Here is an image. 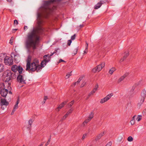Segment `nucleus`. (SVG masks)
Returning <instances> with one entry per match:
<instances>
[{
    "instance_id": "obj_8",
    "label": "nucleus",
    "mask_w": 146,
    "mask_h": 146,
    "mask_svg": "<svg viewBox=\"0 0 146 146\" xmlns=\"http://www.w3.org/2000/svg\"><path fill=\"white\" fill-rule=\"evenodd\" d=\"M4 62L5 64L7 65H11L13 64L12 58L7 56L4 59Z\"/></svg>"
},
{
    "instance_id": "obj_34",
    "label": "nucleus",
    "mask_w": 146,
    "mask_h": 146,
    "mask_svg": "<svg viewBox=\"0 0 146 146\" xmlns=\"http://www.w3.org/2000/svg\"><path fill=\"white\" fill-rule=\"evenodd\" d=\"M12 79V78H11V77H8L7 78H6L5 82H8Z\"/></svg>"
},
{
    "instance_id": "obj_64",
    "label": "nucleus",
    "mask_w": 146,
    "mask_h": 146,
    "mask_svg": "<svg viewBox=\"0 0 146 146\" xmlns=\"http://www.w3.org/2000/svg\"><path fill=\"white\" fill-rule=\"evenodd\" d=\"M84 25H80V28L82 27H83Z\"/></svg>"
},
{
    "instance_id": "obj_32",
    "label": "nucleus",
    "mask_w": 146,
    "mask_h": 146,
    "mask_svg": "<svg viewBox=\"0 0 146 146\" xmlns=\"http://www.w3.org/2000/svg\"><path fill=\"white\" fill-rule=\"evenodd\" d=\"M34 121V120L33 119H31L29 121V124L31 125L32 123Z\"/></svg>"
},
{
    "instance_id": "obj_2",
    "label": "nucleus",
    "mask_w": 146,
    "mask_h": 146,
    "mask_svg": "<svg viewBox=\"0 0 146 146\" xmlns=\"http://www.w3.org/2000/svg\"><path fill=\"white\" fill-rule=\"evenodd\" d=\"M62 0H49L44 1L42 8L43 9V13L42 15L45 19H48L53 11L55 10L56 7L52 5L53 3L57 1H60Z\"/></svg>"
},
{
    "instance_id": "obj_33",
    "label": "nucleus",
    "mask_w": 146,
    "mask_h": 146,
    "mask_svg": "<svg viewBox=\"0 0 146 146\" xmlns=\"http://www.w3.org/2000/svg\"><path fill=\"white\" fill-rule=\"evenodd\" d=\"M68 115L66 114L61 119V121H62L64 120H65L66 118L68 117Z\"/></svg>"
},
{
    "instance_id": "obj_49",
    "label": "nucleus",
    "mask_w": 146,
    "mask_h": 146,
    "mask_svg": "<svg viewBox=\"0 0 146 146\" xmlns=\"http://www.w3.org/2000/svg\"><path fill=\"white\" fill-rule=\"evenodd\" d=\"M125 58H123H123H121V59H120V60H119V62L120 63L123 62L124 60H125Z\"/></svg>"
},
{
    "instance_id": "obj_50",
    "label": "nucleus",
    "mask_w": 146,
    "mask_h": 146,
    "mask_svg": "<svg viewBox=\"0 0 146 146\" xmlns=\"http://www.w3.org/2000/svg\"><path fill=\"white\" fill-rule=\"evenodd\" d=\"M90 121V120H88V119H87L84 121V123H87L88 122H89Z\"/></svg>"
},
{
    "instance_id": "obj_48",
    "label": "nucleus",
    "mask_w": 146,
    "mask_h": 146,
    "mask_svg": "<svg viewBox=\"0 0 146 146\" xmlns=\"http://www.w3.org/2000/svg\"><path fill=\"white\" fill-rule=\"evenodd\" d=\"M86 50L88 49V44L86 42Z\"/></svg>"
},
{
    "instance_id": "obj_51",
    "label": "nucleus",
    "mask_w": 146,
    "mask_h": 146,
    "mask_svg": "<svg viewBox=\"0 0 146 146\" xmlns=\"http://www.w3.org/2000/svg\"><path fill=\"white\" fill-rule=\"evenodd\" d=\"M17 30V29H13L12 30V32L13 33H14Z\"/></svg>"
},
{
    "instance_id": "obj_60",
    "label": "nucleus",
    "mask_w": 146,
    "mask_h": 146,
    "mask_svg": "<svg viewBox=\"0 0 146 146\" xmlns=\"http://www.w3.org/2000/svg\"><path fill=\"white\" fill-rule=\"evenodd\" d=\"M49 144L48 141L47 143L45 144V146H47V145Z\"/></svg>"
},
{
    "instance_id": "obj_24",
    "label": "nucleus",
    "mask_w": 146,
    "mask_h": 146,
    "mask_svg": "<svg viewBox=\"0 0 146 146\" xmlns=\"http://www.w3.org/2000/svg\"><path fill=\"white\" fill-rule=\"evenodd\" d=\"M115 70V68L114 67H112L110 69L109 72V73L111 74H112L113 72Z\"/></svg>"
},
{
    "instance_id": "obj_58",
    "label": "nucleus",
    "mask_w": 146,
    "mask_h": 146,
    "mask_svg": "<svg viewBox=\"0 0 146 146\" xmlns=\"http://www.w3.org/2000/svg\"><path fill=\"white\" fill-rule=\"evenodd\" d=\"M143 112L145 114H146V109H145L143 110Z\"/></svg>"
},
{
    "instance_id": "obj_27",
    "label": "nucleus",
    "mask_w": 146,
    "mask_h": 146,
    "mask_svg": "<svg viewBox=\"0 0 146 146\" xmlns=\"http://www.w3.org/2000/svg\"><path fill=\"white\" fill-rule=\"evenodd\" d=\"M74 102V100L72 101L68 105V107L69 108H70L71 106L73 105Z\"/></svg>"
},
{
    "instance_id": "obj_15",
    "label": "nucleus",
    "mask_w": 146,
    "mask_h": 146,
    "mask_svg": "<svg viewBox=\"0 0 146 146\" xmlns=\"http://www.w3.org/2000/svg\"><path fill=\"white\" fill-rule=\"evenodd\" d=\"M67 102L68 101H65L62 102L61 104L59 105L58 107L56 108V110H57L58 111H59L60 110V109H61L66 104Z\"/></svg>"
},
{
    "instance_id": "obj_22",
    "label": "nucleus",
    "mask_w": 146,
    "mask_h": 146,
    "mask_svg": "<svg viewBox=\"0 0 146 146\" xmlns=\"http://www.w3.org/2000/svg\"><path fill=\"white\" fill-rule=\"evenodd\" d=\"M6 84L7 85L6 88H7L8 90H11V83H6Z\"/></svg>"
},
{
    "instance_id": "obj_14",
    "label": "nucleus",
    "mask_w": 146,
    "mask_h": 146,
    "mask_svg": "<svg viewBox=\"0 0 146 146\" xmlns=\"http://www.w3.org/2000/svg\"><path fill=\"white\" fill-rule=\"evenodd\" d=\"M1 102L2 106L1 108H2L3 105L8 106L9 104V103L7 102L6 99L4 98H1Z\"/></svg>"
},
{
    "instance_id": "obj_25",
    "label": "nucleus",
    "mask_w": 146,
    "mask_h": 146,
    "mask_svg": "<svg viewBox=\"0 0 146 146\" xmlns=\"http://www.w3.org/2000/svg\"><path fill=\"white\" fill-rule=\"evenodd\" d=\"M78 50V47H77L76 48H75L74 49V51L72 53V55L73 56H74L77 53V51Z\"/></svg>"
},
{
    "instance_id": "obj_18",
    "label": "nucleus",
    "mask_w": 146,
    "mask_h": 146,
    "mask_svg": "<svg viewBox=\"0 0 146 146\" xmlns=\"http://www.w3.org/2000/svg\"><path fill=\"white\" fill-rule=\"evenodd\" d=\"M129 75L128 73H125L123 75L121 76L118 80L117 82L119 83L122 81L126 77Z\"/></svg>"
},
{
    "instance_id": "obj_21",
    "label": "nucleus",
    "mask_w": 146,
    "mask_h": 146,
    "mask_svg": "<svg viewBox=\"0 0 146 146\" xmlns=\"http://www.w3.org/2000/svg\"><path fill=\"white\" fill-rule=\"evenodd\" d=\"M145 99V98L141 97V100H140V101L139 102V103L138 104V105L140 106L143 103Z\"/></svg>"
},
{
    "instance_id": "obj_28",
    "label": "nucleus",
    "mask_w": 146,
    "mask_h": 146,
    "mask_svg": "<svg viewBox=\"0 0 146 146\" xmlns=\"http://www.w3.org/2000/svg\"><path fill=\"white\" fill-rule=\"evenodd\" d=\"M142 116L141 115H138L137 118V120L139 121H140L141 119Z\"/></svg>"
},
{
    "instance_id": "obj_47",
    "label": "nucleus",
    "mask_w": 146,
    "mask_h": 146,
    "mask_svg": "<svg viewBox=\"0 0 146 146\" xmlns=\"http://www.w3.org/2000/svg\"><path fill=\"white\" fill-rule=\"evenodd\" d=\"M57 52L56 50H55L54 52L53 53H51L49 55L50 56H52L54 54L56 53Z\"/></svg>"
},
{
    "instance_id": "obj_59",
    "label": "nucleus",
    "mask_w": 146,
    "mask_h": 146,
    "mask_svg": "<svg viewBox=\"0 0 146 146\" xmlns=\"http://www.w3.org/2000/svg\"><path fill=\"white\" fill-rule=\"evenodd\" d=\"M9 93L10 94H12V92L11 91V90H9Z\"/></svg>"
},
{
    "instance_id": "obj_11",
    "label": "nucleus",
    "mask_w": 146,
    "mask_h": 146,
    "mask_svg": "<svg viewBox=\"0 0 146 146\" xmlns=\"http://www.w3.org/2000/svg\"><path fill=\"white\" fill-rule=\"evenodd\" d=\"M113 95V93H111L107 95L105 97L102 99L100 101V103L103 104L109 100L111 96Z\"/></svg>"
},
{
    "instance_id": "obj_31",
    "label": "nucleus",
    "mask_w": 146,
    "mask_h": 146,
    "mask_svg": "<svg viewBox=\"0 0 146 146\" xmlns=\"http://www.w3.org/2000/svg\"><path fill=\"white\" fill-rule=\"evenodd\" d=\"M72 72V71H71V72H70V73H68L67 74H66V77H67V78H69L70 77V76H71V75H72V74H71Z\"/></svg>"
},
{
    "instance_id": "obj_6",
    "label": "nucleus",
    "mask_w": 146,
    "mask_h": 146,
    "mask_svg": "<svg viewBox=\"0 0 146 146\" xmlns=\"http://www.w3.org/2000/svg\"><path fill=\"white\" fill-rule=\"evenodd\" d=\"M105 62H102L100 64L97 66L96 67L94 68L92 70V71L94 73H95L97 72H99L105 66Z\"/></svg>"
},
{
    "instance_id": "obj_29",
    "label": "nucleus",
    "mask_w": 146,
    "mask_h": 146,
    "mask_svg": "<svg viewBox=\"0 0 146 146\" xmlns=\"http://www.w3.org/2000/svg\"><path fill=\"white\" fill-rule=\"evenodd\" d=\"M73 111V110L72 109H71L68 111L66 114L68 115L70 114Z\"/></svg>"
},
{
    "instance_id": "obj_20",
    "label": "nucleus",
    "mask_w": 146,
    "mask_h": 146,
    "mask_svg": "<svg viewBox=\"0 0 146 146\" xmlns=\"http://www.w3.org/2000/svg\"><path fill=\"white\" fill-rule=\"evenodd\" d=\"M146 96V91L145 89L143 90L141 94V98H145Z\"/></svg>"
},
{
    "instance_id": "obj_46",
    "label": "nucleus",
    "mask_w": 146,
    "mask_h": 146,
    "mask_svg": "<svg viewBox=\"0 0 146 146\" xmlns=\"http://www.w3.org/2000/svg\"><path fill=\"white\" fill-rule=\"evenodd\" d=\"M16 24V25H17L18 24V22L17 20H15L14 21V24Z\"/></svg>"
},
{
    "instance_id": "obj_35",
    "label": "nucleus",
    "mask_w": 146,
    "mask_h": 146,
    "mask_svg": "<svg viewBox=\"0 0 146 146\" xmlns=\"http://www.w3.org/2000/svg\"><path fill=\"white\" fill-rule=\"evenodd\" d=\"M129 56L128 53H126L123 56V58L125 59Z\"/></svg>"
},
{
    "instance_id": "obj_44",
    "label": "nucleus",
    "mask_w": 146,
    "mask_h": 146,
    "mask_svg": "<svg viewBox=\"0 0 146 146\" xmlns=\"http://www.w3.org/2000/svg\"><path fill=\"white\" fill-rule=\"evenodd\" d=\"M16 56V55L15 54L14 52H12L11 53V56L12 58L13 57V56L15 57Z\"/></svg>"
},
{
    "instance_id": "obj_55",
    "label": "nucleus",
    "mask_w": 146,
    "mask_h": 146,
    "mask_svg": "<svg viewBox=\"0 0 146 146\" xmlns=\"http://www.w3.org/2000/svg\"><path fill=\"white\" fill-rule=\"evenodd\" d=\"M15 110H14V109H13V111H12V112L11 113V115H13L14 113V112L15 111Z\"/></svg>"
},
{
    "instance_id": "obj_10",
    "label": "nucleus",
    "mask_w": 146,
    "mask_h": 146,
    "mask_svg": "<svg viewBox=\"0 0 146 146\" xmlns=\"http://www.w3.org/2000/svg\"><path fill=\"white\" fill-rule=\"evenodd\" d=\"M21 74H19L17 78V81L22 84H25V80H24L23 76L21 75Z\"/></svg>"
},
{
    "instance_id": "obj_40",
    "label": "nucleus",
    "mask_w": 146,
    "mask_h": 146,
    "mask_svg": "<svg viewBox=\"0 0 146 146\" xmlns=\"http://www.w3.org/2000/svg\"><path fill=\"white\" fill-rule=\"evenodd\" d=\"M31 127V125H30L29 124L27 126V129L28 130H30Z\"/></svg>"
},
{
    "instance_id": "obj_53",
    "label": "nucleus",
    "mask_w": 146,
    "mask_h": 146,
    "mask_svg": "<svg viewBox=\"0 0 146 146\" xmlns=\"http://www.w3.org/2000/svg\"><path fill=\"white\" fill-rule=\"evenodd\" d=\"M13 38V37H12L11 38ZM13 41H12V40H11V39L10 40V43L11 44H13Z\"/></svg>"
},
{
    "instance_id": "obj_38",
    "label": "nucleus",
    "mask_w": 146,
    "mask_h": 146,
    "mask_svg": "<svg viewBox=\"0 0 146 146\" xmlns=\"http://www.w3.org/2000/svg\"><path fill=\"white\" fill-rule=\"evenodd\" d=\"M112 144V143L110 141L108 143L107 145H106V146H111Z\"/></svg>"
},
{
    "instance_id": "obj_16",
    "label": "nucleus",
    "mask_w": 146,
    "mask_h": 146,
    "mask_svg": "<svg viewBox=\"0 0 146 146\" xmlns=\"http://www.w3.org/2000/svg\"><path fill=\"white\" fill-rule=\"evenodd\" d=\"M105 3L103 1H100V2H99L97 4H96L94 7V8L95 9H97L100 7L102 4H103Z\"/></svg>"
},
{
    "instance_id": "obj_43",
    "label": "nucleus",
    "mask_w": 146,
    "mask_h": 146,
    "mask_svg": "<svg viewBox=\"0 0 146 146\" xmlns=\"http://www.w3.org/2000/svg\"><path fill=\"white\" fill-rule=\"evenodd\" d=\"M62 62H66L65 61L62 60V59H60L59 60V62H58V63H60Z\"/></svg>"
},
{
    "instance_id": "obj_13",
    "label": "nucleus",
    "mask_w": 146,
    "mask_h": 146,
    "mask_svg": "<svg viewBox=\"0 0 146 146\" xmlns=\"http://www.w3.org/2000/svg\"><path fill=\"white\" fill-rule=\"evenodd\" d=\"M31 57L29 56H28L27 60V63L26 64L27 70H28L29 68H30V64H31Z\"/></svg>"
},
{
    "instance_id": "obj_4",
    "label": "nucleus",
    "mask_w": 146,
    "mask_h": 146,
    "mask_svg": "<svg viewBox=\"0 0 146 146\" xmlns=\"http://www.w3.org/2000/svg\"><path fill=\"white\" fill-rule=\"evenodd\" d=\"M5 88L6 86L4 83H3L0 87V93L1 95L4 98L6 97L8 92V90L5 89Z\"/></svg>"
},
{
    "instance_id": "obj_7",
    "label": "nucleus",
    "mask_w": 146,
    "mask_h": 146,
    "mask_svg": "<svg viewBox=\"0 0 146 146\" xmlns=\"http://www.w3.org/2000/svg\"><path fill=\"white\" fill-rule=\"evenodd\" d=\"M4 76L7 77H11L12 79H14L16 78L15 74L9 70H6L5 72Z\"/></svg>"
},
{
    "instance_id": "obj_45",
    "label": "nucleus",
    "mask_w": 146,
    "mask_h": 146,
    "mask_svg": "<svg viewBox=\"0 0 146 146\" xmlns=\"http://www.w3.org/2000/svg\"><path fill=\"white\" fill-rule=\"evenodd\" d=\"M83 79V77L81 76L80 77L78 80V82H80Z\"/></svg>"
},
{
    "instance_id": "obj_63",
    "label": "nucleus",
    "mask_w": 146,
    "mask_h": 146,
    "mask_svg": "<svg viewBox=\"0 0 146 146\" xmlns=\"http://www.w3.org/2000/svg\"><path fill=\"white\" fill-rule=\"evenodd\" d=\"M43 145V143H41L40 145H39L38 146H42Z\"/></svg>"
},
{
    "instance_id": "obj_5",
    "label": "nucleus",
    "mask_w": 146,
    "mask_h": 146,
    "mask_svg": "<svg viewBox=\"0 0 146 146\" xmlns=\"http://www.w3.org/2000/svg\"><path fill=\"white\" fill-rule=\"evenodd\" d=\"M11 70L15 72L18 71L19 74H21L23 71V68L20 66L14 65L12 66Z\"/></svg>"
},
{
    "instance_id": "obj_30",
    "label": "nucleus",
    "mask_w": 146,
    "mask_h": 146,
    "mask_svg": "<svg viewBox=\"0 0 146 146\" xmlns=\"http://www.w3.org/2000/svg\"><path fill=\"white\" fill-rule=\"evenodd\" d=\"M3 66L2 64H0V73L3 71Z\"/></svg>"
},
{
    "instance_id": "obj_57",
    "label": "nucleus",
    "mask_w": 146,
    "mask_h": 146,
    "mask_svg": "<svg viewBox=\"0 0 146 146\" xmlns=\"http://www.w3.org/2000/svg\"><path fill=\"white\" fill-rule=\"evenodd\" d=\"M87 50H86V49L84 51V54H86L87 53Z\"/></svg>"
},
{
    "instance_id": "obj_61",
    "label": "nucleus",
    "mask_w": 146,
    "mask_h": 146,
    "mask_svg": "<svg viewBox=\"0 0 146 146\" xmlns=\"http://www.w3.org/2000/svg\"><path fill=\"white\" fill-rule=\"evenodd\" d=\"M135 115H134L133 116V117L132 118V119L131 120H134V118H135Z\"/></svg>"
},
{
    "instance_id": "obj_39",
    "label": "nucleus",
    "mask_w": 146,
    "mask_h": 146,
    "mask_svg": "<svg viewBox=\"0 0 146 146\" xmlns=\"http://www.w3.org/2000/svg\"><path fill=\"white\" fill-rule=\"evenodd\" d=\"M86 84V82H83L81 85L80 87L82 88Z\"/></svg>"
},
{
    "instance_id": "obj_42",
    "label": "nucleus",
    "mask_w": 146,
    "mask_h": 146,
    "mask_svg": "<svg viewBox=\"0 0 146 146\" xmlns=\"http://www.w3.org/2000/svg\"><path fill=\"white\" fill-rule=\"evenodd\" d=\"M130 123L132 125H133L135 123V120H131L130 121Z\"/></svg>"
},
{
    "instance_id": "obj_23",
    "label": "nucleus",
    "mask_w": 146,
    "mask_h": 146,
    "mask_svg": "<svg viewBox=\"0 0 146 146\" xmlns=\"http://www.w3.org/2000/svg\"><path fill=\"white\" fill-rule=\"evenodd\" d=\"M94 113L93 112H91L88 118V120L90 121L94 117Z\"/></svg>"
},
{
    "instance_id": "obj_36",
    "label": "nucleus",
    "mask_w": 146,
    "mask_h": 146,
    "mask_svg": "<svg viewBox=\"0 0 146 146\" xmlns=\"http://www.w3.org/2000/svg\"><path fill=\"white\" fill-rule=\"evenodd\" d=\"M76 36V35L75 34H74L71 37V39L72 40H74L75 39V37Z\"/></svg>"
},
{
    "instance_id": "obj_1",
    "label": "nucleus",
    "mask_w": 146,
    "mask_h": 146,
    "mask_svg": "<svg viewBox=\"0 0 146 146\" xmlns=\"http://www.w3.org/2000/svg\"><path fill=\"white\" fill-rule=\"evenodd\" d=\"M44 18L42 14L38 13L37 14V23L38 27L36 28H33L29 33L25 41V47L29 52H33L37 48V45L40 40V36L44 33V30L42 27L43 21L42 18Z\"/></svg>"
},
{
    "instance_id": "obj_26",
    "label": "nucleus",
    "mask_w": 146,
    "mask_h": 146,
    "mask_svg": "<svg viewBox=\"0 0 146 146\" xmlns=\"http://www.w3.org/2000/svg\"><path fill=\"white\" fill-rule=\"evenodd\" d=\"M106 133V132L105 131H103V132L101 133H100L99 134L98 137H102Z\"/></svg>"
},
{
    "instance_id": "obj_37",
    "label": "nucleus",
    "mask_w": 146,
    "mask_h": 146,
    "mask_svg": "<svg viewBox=\"0 0 146 146\" xmlns=\"http://www.w3.org/2000/svg\"><path fill=\"white\" fill-rule=\"evenodd\" d=\"M127 140L129 141H131L133 140V137H128Z\"/></svg>"
},
{
    "instance_id": "obj_12",
    "label": "nucleus",
    "mask_w": 146,
    "mask_h": 146,
    "mask_svg": "<svg viewBox=\"0 0 146 146\" xmlns=\"http://www.w3.org/2000/svg\"><path fill=\"white\" fill-rule=\"evenodd\" d=\"M32 62H34L38 66H39V68H42L44 67V63H42V62L41 63V65H40L39 61L38 60L36 59L34 60Z\"/></svg>"
},
{
    "instance_id": "obj_17",
    "label": "nucleus",
    "mask_w": 146,
    "mask_h": 146,
    "mask_svg": "<svg viewBox=\"0 0 146 146\" xmlns=\"http://www.w3.org/2000/svg\"><path fill=\"white\" fill-rule=\"evenodd\" d=\"M98 84H97L95 86L94 88L92 91L88 95V96H90L91 95L93 94L94 93H95L98 90Z\"/></svg>"
},
{
    "instance_id": "obj_54",
    "label": "nucleus",
    "mask_w": 146,
    "mask_h": 146,
    "mask_svg": "<svg viewBox=\"0 0 146 146\" xmlns=\"http://www.w3.org/2000/svg\"><path fill=\"white\" fill-rule=\"evenodd\" d=\"M48 99L47 97L46 96H45L44 97V101H46Z\"/></svg>"
},
{
    "instance_id": "obj_62",
    "label": "nucleus",
    "mask_w": 146,
    "mask_h": 146,
    "mask_svg": "<svg viewBox=\"0 0 146 146\" xmlns=\"http://www.w3.org/2000/svg\"><path fill=\"white\" fill-rule=\"evenodd\" d=\"M7 1L9 2H11L12 1V0H6Z\"/></svg>"
},
{
    "instance_id": "obj_19",
    "label": "nucleus",
    "mask_w": 146,
    "mask_h": 146,
    "mask_svg": "<svg viewBox=\"0 0 146 146\" xmlns=\"http://www.w3.org/2000/svg\"><path fill=\"white\" fill-rule=\"evenodd\" d=\"M20 101V99H19V97H17V101L16 102V104H15V105L14 106L13 109L16 110V109L18 108V105L19 104V102Z\"/></svg>"
},
{
    "instance_id": "obj_56",
    "label": "nucleus",
    "mask_w": 146,
    "mask_h": 146,
    "mask_svg": "<svg viewBox=\"0 0 146 146\" xmlns=\"http://www.w3.org/2000/svg\"><path fill=\"white\" fill-rule=\"evenodd\" d=\"M28 29L27 27L26 26H25L24 27V30H26Z\"/></svg>"
},
{
    "instance_id": "obj_9",
    "label": "nucleus",
    "mask_w": 146,
    "mask_h": 146,
    "mask_svg": "<svg viewBox=\"0 0 146 146\" xmlns=\"http://www.w3.org/2000/svg\"><path fill=\"white\" fill-rule=\"evenodd\" d=\"M49 54L44 55L43 56L44 59L42 61V63H44V66L46 65V63L50 60L51 58Z\"/></svg>"
},
{
    "instance_id": "obj_41",
    "label": "nucleus",
    "mask_w": 146,
    "mask_h": 146,
    "mask_svg": "<svg viewBox=\"0 0 146 146\" xmlns=\"http://www.w3.org/2000/svg\"><path fill=\"white\" fill-rule=\"evenodd\" d=\"M72 40H69L68 41L67 44L68 45L70 46V45L71 43L72 42Z\"/></svg>"
},
{
    "instance_id": "obj_3",
    "label": "nucleus",
    "mask_w": 146,
    "mask_h": 146,
    "mask_svg": "<svg viewBox=\"0 0 146 146\" xmlns=\"http://www.w3.org/2000/svg\"><path fill=\"white\" fill-rule=\"evenodd\" d=\"M42 69L39 68V66L36 64L35 63L31 62V64H30V68H29L28 70H27L26 68V70L29 72L30 71L34 72L36 71L37 72H38L39 70H41Z\"/></svg>"
},
{
    "instance_id": "obj_52",
    "label": "nucleus",
    "mask_w": 146,
    "mask_h": 146,
    "mask_svg": "<svg viewBox=\"0 0 146 146\" xmlns=\"http://www.w3.org/2000/svg\"><path fill=\"white\" fill-rule=\"evenodd\" d=\"M86 136H89V135H88V133H86L84 134L83 135L82 137H86Z\"/></svg>"
}]
</instances>
